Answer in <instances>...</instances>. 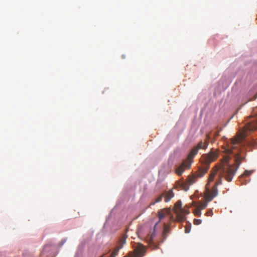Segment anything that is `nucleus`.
I'll use <instances>...</instances> for the list:
<instances>
[{"label": "nucleus", "mask_w": 257, "mask_h": 257, "mask_svg": "<svg viewBox=\"0 0 257 257\" xmlns=\"http://www.w3.org/2000/svg\"><path fill=\"white\" fill-rule=\"evenodd\" d=\"M192 162L193 159H189L188 155L186 159L184 160L182 164L176 169V173L179 176L182 175L186 169H188L191 167Z\"/></svg>", "instance_id": "obj_5"}, {"label": "nucleus", "mask_w": 257, "mask_h": 257, "mask_svg": "<svg viewBox=\"0 0 257 257\" xmlns=\"http://www.w3.org/2000/svg\"><path fill=\"white\" fill-rule=\"evenodd\" d=\"M207 216H211L213 214L212 211L211 210H209L206 213Z\"/></svg>", "instance_id": "obj_20"}, {"label": "nucleus", "mask_w": 257, "mask_h": 257, "mask_svg": "<svg viewBox=\"0 0 257 257\" xmlns=\"http://www.w3.org/2000/svg\"><path fill=\"white\" fill-rule=\"evenodd\" d=\"M170 230V224L165 223L164 225V229H163V233H162V234H163L162 235L164 236V239L166 238V235L169 232Z\"/></svg>", "instance_id": "obj_13"}, {"label": "nucleus", "mask_w": 257, "mask_h": 257, "mask_svg": "<svg viewBox=\"0 0 257 257\" xmlns=\"http://www.w3.org/2000/svg\"><path fill=\"white\" fill-rule=\"evenodd\" d=\"M201 210L200 208H198L197 206H196V208L194 209L193 211V213L195 214V215L197 216H200L201 214Z\"/></svg>", "instance_id": "obj_16"}, {"label": "nucleus", "mask_w": 257, "mask_h": 257, "mask_svg": "<svg viewBox=\"0 0 257 257\" xmlns=\"http://www.w3.org/2000/svg\"><path fill=\"white\" fill-rule=\"evenodd\" d=\"M233 115H232L230 117V118H229V120H228V121H229V120H230V119L233 117Z\"/></svg>", "instance_id": "obj_23"}, {"label": "nucleus", "mask_w": 257, "mask_h": 257, "mask_svg": "<svg viewBox=\"0 0 257 257\" xmlns=\"http://www.w3.org/2000/svg\"><path fill=\"white\" fill-rule=\"evenodd\" d=\"M257 128V116H250L245 120L243 129L238 132L236 136L230 140V144L226 143V180L230 182L235 174L241 161L245 159V146L256 147L254 141L243 140L250 132Z\"/></svg>", "instance_id": "obj_1"}, {"label": "nucleus", "mask_w": 257, "mask_h": 257, "mask_svg": "<svg viewBox=\"0 0 257 257\" xmlns=\"http://www.w3.org/2000/svg\"><path fill=\"white\" fill-rule=\"evenodd\" d=\"M146 249L141 243H138L134 247L133 251L130 252L125 257H143L145 255Z\"/></svg>", "instance_id": "obj_4"}, {"label": "nucleus", "mask_w": 257, "mask_h": 257, "mask_svg": "<svg viewBox=\"0 0 257 257\" xmlns=\"http://www.w3.org/2000/svg\"><path fill=\"white\" fill-rule=\"evenodd\" d=\"M189 231H190V230H188V229H187V228H186V229H185V232H186V233H189Z\"/></svg>", "instance_id": "obj_21"}, {"label": "nucleus", "mask_w": 257, "mask_h": 257, "mask_svg": "<svg viewBox=\"0 0 257 257\" xmlns=\"http://www.w3.org/2000/svg\"><path fill=\"white\" fill-rule=\"evenodd\" d=\"M189 211L188 210V207L187 209H185L184 208H182V211H180V215H183L184 217L183 220H184L186 218L185 215L186 214H189Z\"/></svg>", "instance_id": "obj_15"}, {"label": "nucleus", "mask_w": 257, "mask_h": 257, "mask_svg": "<svg viewBox=\"0 0 257 257\" xmlns=\"http://www.w3.org/2000/svg\"><path fill=\"white\" fill-rule=\"evenodd\" d=\"M201 220L199 219H195L193 221L194 224L195 225H199L201 223Z\"/></svg>", "instance_id": "obj_18"}, {"label": "nucleus", "mask_w": 257, "mask_h": 257, "mask_svg": "<svg viewBox=\"0 0 257 257\" xmlns=\"http://www.w3.org/2000/svg\"><path fill=\"white\" fill-rule=\"evenodd\" d=\"M225 159V157H223L221 164L217 165L214 168L213 172L210 174L209 177L208 179V183L205 186L206 192L205 193V197L208 201H210L216 195V189L214 186L213 191L211 192L210 190L209 184L213 180L214 177L216 175L218 176L219 180L216 183V185L222 183V178L224 177V173L225 171L224 164L223 160Z\"/></svg>", "instance_id": "obj_2"}, {"label": "nucleus", "mask_w": 257, "mask_h": 257, "mask_svg": "<svg viewBox=\"0 0 257 257\" xmlns=\"http://www.w3.org/2000/svg\"><path fill=\"white\" fill-rule=\"evenodd\" d=\"M121 57H122V58H125V56H124V55H122V56H121Z\"/></svg>", "instance_id": "obj_24"}, {"label": "nucleus", "mask_w": 257, "mask_h": 257, "mask_svg": "<svg viewBox=\"0 0 257 257\" xmlns=\"http://www.w3.org/2000/svg\"><path fill=\"white\" fill-rule=\"evenodd\" d=\"M162 227V225L160 223V221H158L155 224L153 230L150 232L147 236V241L149 243H152L153 241V239L156 235L157 233L160 231Z\"/></svg>", "instance_id": "obj_8"}, {"label": "nucleus", "mask_w": 257, "mask_h": 257, "mask_svg": "<svg viewBox=\"0 0 257 257\" xmlns=\"http://www.w3.org/2000/svg\"><path fill=\"white\" fill-rule=\"evenodd\" d=\"M218 157V153L216 150H211L208 153L202 155L200 158L202 166L198 168L196 174L197 177H201L204 176L207 172L210 164L215 161Z\"/></svg>", "instance_id": "obj_3"}, {"label": "nucleus", "mask_w": 257, "mask_h": 257, "mask_svg": "<svg viewBox=\"0 0 257 257\" xmlns=\"http://www.w3.org/2000/svg\"><path fill=\"white\" fill-rule=\"evenodd\" d=\"M192 205L196 206V203L195 202H192Z\"/></svg>", "instance_id": "obj_22"}, {"label": "nucleus", "mask_w": 257, "mask_h": 257, "mask_svg": "<svg viewBox=\"0 0 257 257\" xmlns=\"http://www.w3.org/2000/svg\"><path fill=\"white\" fill-rule=\"evenodd\" d=\"M170 213V210L167 208L159 210L158 211V216L159 218L158 221H160V223L162 219H163L166 215H169Z\"/></svg>", "instance_id": "obj_10"}, {"label": "nucleus", "mask_w": 257, "mask_h": 257, "mask_svg": "<svg viewBox=\"0 0 257 257\" xmlns=\"http://www.w3.org/2000/svg\"><path fill=\"white\" fill-rule=\"evenodd\" d=\"M251 171L245 170L243 173V175L245 176H249L251 174Z\"/></svg>", "instance_id": "obj_19"}, {"label": "nucleus", "mask_w": 257, "mask_h": 257, "mask_svg": "<svg viewBox=\"0 0 257 257\" xmlns=\"http://www.w3.org/2000/svg\"><path fill=\"white\" fill-rule=\"evenodd\" d=\"M174 194L172 190H170L166 192L165 194H164V196L165 197V201L166 202L170 201L171 199L174 197Z\"/></svg>", "instance_id": "obj_11"}, {"label": "nucleus", "mask_w": 257, "mask_h": 257, "mask_svg": "<svg viewBox=\"0 0 257 257\" xmlns=\"http://www.w3.org/2000/svg\"><path fill=\"white\" fill-rule=\"evenodd\" d=\"M164 194H162L160 196H159L156 199L155 202H151L150 203V205H154L155 203L157 202H160L162 200L163 197H164Z\"/></svg>", "instance_id": "obj_14"}, {"label": "nucleus", "mask_w": 257, "mask_h": 257, "mask_svg": "<svg viewBox=\"0 0 257 257\" xmlns=\"http://www.w3.org/2000/svg\"><path fill=\"white\" fill-rule=\"evenodd\" d=\"M198 177L196 174L188 176L186 180L181 183L180 186L181 188L185 191H187L189 189V186L195 183Z\"/></svg>", "instance_id": "obj_7"}, {"label": "nucleus", "mask_w": 257, "mask_h": 257, "mask_svg": "<svg viewBox=\"0 0 257 257\" xmlns=\"http://www.w3.org/2000/svg\"><path fill=\"white\" fill-rule=\"evenodd\" d=\"M198 208H200V210H202V209H204L206 207V204H204V203H200L199 204V205L196 206Z\"/></svg>", "instance_id": "obj_17"}, {"label": "nucleus", "mask_w": 257, "mask_h": 257, "mask_svg": "<svg viewBox=\"0 0 257 257\" xmlns=\"http://www.w3.org/2000/svg\"><path fill=\"white\" fill-rule=\"evenodd\" d=\"M257 98V91L251 89L249 91L248 101L255 100Z\"/></svg>", "instance_id": "obj_12"}, {"label": "nucleus", "mask_w": 257, "mask_h": 257, "mask_svg": "<svg viewBox=\"0 0 257 257\" xmlns=\"http://www.w3.org/2000/svg\"><path fill=\"white\" fill-rule=\"evenodd\" d=\"M173 218V216H170V219H172Z\"/></svg>", "instance_id": "obj_25"}, {"label": "nucleus", "mask_w": 257, "mask_h": 257, "mask_svg": "<svg viewBox=\"0 0 257 257\" xmlns=\"http://www.w3.org/2000/svg\"><path fill=\"white\" fill-rule=\"evenodd\" d=\"M208 146V143L206 140L204 142L200 141L198 144L194 147L188 154L189 158L193 159L198 153L199 149H206Z\"/></svg>", "instance_id": "obj_6"}, {"label": "nucleus", "mask_w": 257, "mask_h": 257, "mask_svg": "<svg viewBox=\"0 0 257 257\" xmlns=\"http://www.w3.org/2000/svg\"><path fill=\"white\" fill-rule=\"evenodd\" d=\"M182 202L179 200L175 203L173 210L176 214L177 219L178 221H183L184 217L183 215H180V211H182Z\"/></svg>", "instance_id": "obj_9"}]
</instances>
